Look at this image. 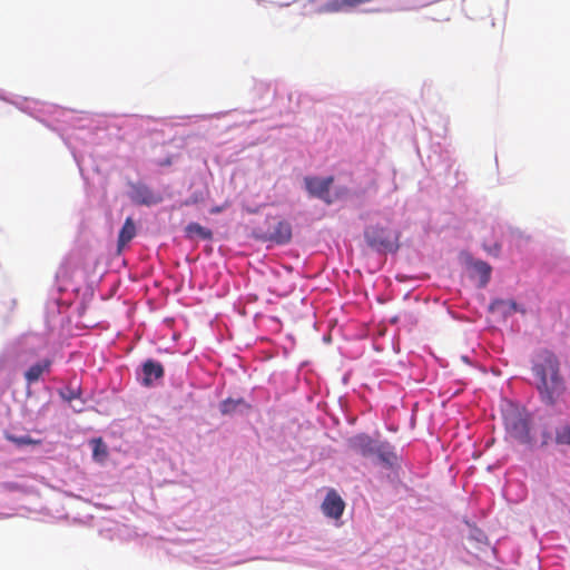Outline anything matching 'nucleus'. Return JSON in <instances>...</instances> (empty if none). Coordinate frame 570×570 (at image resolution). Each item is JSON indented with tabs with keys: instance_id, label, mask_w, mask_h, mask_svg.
I'll return each instance as SVG.
<instances>
[{
	"instance_id": "f257e3e1",
	"label": "nucleus",
	"mask_w": 570,
	"mask_h": 570,
	"mask_svg": "<svg viewBox=\"0 0 570 570\" xmlns=\"http://www.w3.org/2000/svg\"><path fill=\"white\" fill-rule=\"evenodd\" d=\"M532 371L541 400L548 405H554L566 391L557 356L549 352L544 353L540 362L533 365Z\"/></svg>"
},
{
	"instance_id": "f03ea898",
	"label": "nucleus",
	"mask_w": 570,
	"mask_h": 570,
	"mask_svg": "<svg viewBox=\"0 0 570 570\" xmlns=\"http://www.w3.org/2000/svg\"><path fill=\"white\" fill-rule=\"evenodd\" d=\"M254 235L262 242H269L276 245H286L292 240V224L279 216H267L264 226H258Z\"/></svg>"
},
{
	"instance_id": "7ed1b4c3",
	"label": "nucleus",
	"mask_w": 570,
	"mask_h": 570,
	"mask_svg": "<svg viewBox=\"0 0 570 570\" xmlns=\"http://www.w3.org/2000/svg\"><path fill=\"white\" fill-rule=\"evenodd\" d=\"M367 245L376 250L395 252L399 248V235L381 226H370L364 232Z\"/></svg>"
},
{
	"instance_id": "20e7f679",
	"label": "nucleus",
	"mask_w": 570,
	"mask_h": 570,
	"mask_svg": "<svg viewBox=\"0 0 570 570\" xmlns=\"http://www.w3.org/2000/svg\"><path fill=\"white\" fill-rule=\"evenodd\" d=\"M504 424L510 435L515 440L521 443H528L530 441L528 420L523 417L520 412L512 411L504 415Z\"/></svg>"
},
{
	"instance_id": "39448f33",
	"label": "nucleus",
	"mask_w": 570,
	"mask_h": 570,
	"mask_svg": "<svg viewBox=\"0 0 570 570\" xmlns=\"http://www.w3.org/2000/svg\"><path fill=\"white\" fill-rule=\"evenodd\" d=\"M333 181H334L333 176H328L325 178H320V177H305L304 178V184H305V188H306L307 193L313 197L322 199L327 205L333 203V199L331 198V195H330V189H331Z\"/></svg>"
},
{
	"instance_id": "423d86ee",
	"label": "nucleus",
	"mask_w": 570,
	"mask_h": 570,
	"mask_svg": "<svg viewBox=\"0 0 570 570\" xmlns=\"http://www.w3.org/2000/svg\"><path fill=\"white\" fill-rule=\"evenodd\" d=\"M130 199L138 205L151 206L163 200L160 194L155 193L149 186L141 183L130 184Z\"/></svg>"
},
{
	"instance_id": "0eeeda50",
	"label": "nucleus",
	"mask_w": 570,
	"mask_h": 570,
	"mask_svg": "<svg viewBox=\"0 0 570 570\" xmlns=\"http://www.w3.org/2000/svg\"><path fill=\"white\" fill-rule=\"evenodd\" d=\"M377 444L376 440L364 433L356 434L348 440L350 449L364 458L373 456Z\"/></svg>"
},
{
	"instance_id": "6e6552de",
	"label": "nucleus",
	"mask_w": 570,
	"mask_h": 570,
	"mask_svg": "<svg viewBox=\"0 0 570 570\" xmlns=\"http://www.w3.org/2000/svg\"><path fill=\"white\" fill-rule=\"evenodd\" d=\"M345 503L335 490H330L322 503L323 513L332 519H340L344 512Z\"/></svg>"
},
{
	"instance_id": "1a4fd4ad",
	"label": "nucleus",
	"mask_w": 570,
	"mask_h": 570,
	"mask_svg": "<svg viewBox=\"0 0 570 570\" xmlns=\"http://www.w3.org/2000/svg\"><path fill=\"white\" fill-rule=\"evenodd\" d=\"M525 313L524 309H520L518 304L513 299L495 298L489 305V312L497 314L502 318H508L515 312Z\"/></svg>"
},
{
	"instance_id": "9d476101",
	"label": "nucleus",
	"mask_w": 570,
	"mask_h": 570,
	"mask_svg": "<svg viewBox=\"0 0 570 570\" xmlns=\"http://www.w3.org/2000/svg\"><path fill=\"white\" fill-rule=\"evenodd\" d=\"M142 383L146 386H150L153 384V379L158 380L164 376V367L159 362L154 360H147L142 364Z\"/></svg>"
},
{
	"instance_id": "9b49d317",
	"label": "nucleus",
	"mask_w": 570,
	"mask_h": 570,
	"mask_svg": "<svg viewBox=\"0 0 570 570\" xmlns=\"http://www.w3.org/2000/svg\"><path fill=\"white\" fill-rule=\"evenodd\" d=\"M382 463L392 466L397 461V456L393 448L387 442H379L375 454Z\"/></svg>"
},
{
	"instance_id": "f8f14e48",
	"label": "nucleus",
	"mask_w": 570,
	"mask_h": 570,
	"mask_svg": "<svg viewBox=\"0 0 570 570\" xmlns=\"http://www.w3.org/2000/svg\"><path fill=\"white\" fill-rule=\"evenodd\" d=\"M136 235V225L131 217L126 218L119 235H118V249L121 250Z\"/></svg>"
},
{
	"instance_id": "ddd939ff",
	"label": "nucleus",
	"mask_w": 570,
	"mask_h": 570,
	"mask_svg": "<svg viewBox=\"0 0 570 570\" xmlns=\"http://www.w3.org/2000/svg\"><path fill=\"white\" fill-rule=\"evenodd\" d=\"M243 409L248 410L249 405L244 399H226L219 404V410L223 415L234 414Z\"/></svg>"
},
{
	"instance_id": "4468645a",
	"label": "nucleus",
	"mask_w": 570,
	"mask_h": 570,
	"mask_svg": "<svg viewBox=\"0 0 570 570\" xmlns=\"http://www.w3.org/2000/svg\"><path fill=\"white\" fill-rule=\"evenodd\" d=\"M92 458L95 461L102 463L108 456V448L101 438L92 439Z\"/></svg>"
},
{
	"instance_id": "2eb2a0df",
	"label": "nucleus",
	"mask_w": 570,
	"mask_h": 570,
	"mask_svg": "<svg viewBox=\"0 0 570 570\" xmlns=\"http://www.w3.org/2000/svg\"><path fill=\"white\" fill-rule=\"evenodd\" d=\"M188 237L198 236L202 239H212L213 233L210 229L203 227L198 223H190L186 226Z\"/></svg>"
},
{
	"instance_id": "dca6fc26",
	"label": "nucleus",
	"mask_w": 570,
	"mask_h": 570,
	"mask_svg": "<svg viewBox=\"0 0 570 570\" xmlns=\"http://www.w3.org/2000/svg\"><path fill=\"white\" fill-rule=\"evenodd\" d=\"M474 269L480 275V285L482 287L485 286L489 283V281H490L491 266L488 263H485V262L478 261V262L474 263Z\"/></svg>"
},
{
	"instance_id": "f3484780",
	"label": "nucleus",
	"mask_w": 570,
	"mask_h": 570,
	"mask_svg": "<svg viewBox=\"0 0 570 570\" xmlns=\"http://www.w3.org/2000/svg\"><path fill=\"white\" fill-rule=\"evenodd\" d=\"M554 441L559 445H570V425L564 424L556 429Z\"/></svg>"
},
{
	"instance_id": "a211bd4d",
	"label": "nucleus",
	"mask_w": 570,
	"mask_h": 570,
	"mask_svg": "<svg viewBox=\"0 0 570 570\" xmlns=\"http://www.w3.org/2000/svg\"><path fill=\"white\" fill-rule=\"evenodd\" d=\"M59 393L60 396L70 404L72 403V401L78 400L80 397L79 389L67 387L65 390H61Z\"/></svg>"
},
{
	"instance_id": "6ab92c4d",
	"label": "nucleus",
	"mask_w": 570,
	"mask_h": 570,
	"mask_svg": "<svg viewBox=\"0 0 570 570\" xmlns=\"http://www.w3.org/2000/svg\"><path fill=\"white\" fill-rule=\"evenodd\" d=\"M7 439L11 442L18 444V445H24V444H32L33 440L30 436H14V435H7Z\"/></svg>"
},
{
	"instance_id": "aec40b11",
	"label": "nucleus",
	"mask_w": 570,
	"mask_h": 570,
	"mask_svg": "<svg viewBox=\"0 0 570 570\" xmlns=\"http://www.w3.org/2000/svg\"><path fill=\"white\" fill-rule=\"evenodd\" d=\"M49 366H50L49 361H45L42 364H38V376L40 374H42L43 372L48 371Z\"/></svg>"
},
{
	"instance_id": "412c9836",
	"label": "nucleus",
	"mask_w": 570,
	"mask_h": 570,
	"mask_svg": "<svg viewBox=\"0 0 570 570\" xmlns=\"http://www.w3.org/2000/svg\"><path fill=\"white\" fill-rule=\"evenodd\" d=\"M26 376L28 379L29 382L36 380V366H31L27 373H26Z\"/></svg>"
},
{
	"instance_id": "4be33fe9",
	"label": "nucleus",
	"mask_w": 570,
	"mask_h": 570,
	"mask_svg": "<svg viewBox=\"0 0 570 570\" xmlns=\"http://www.w3.org/2000/svg\"><path fill=\"white\" fill-rule=\"evenodd\" d=\"M160 166H170L171 165V158L167 157L163 161L159 163Z\"/></svg>"
},
{
	"instance_id": "5701e85b",
	"label": "nucleus",
	"mask_w": 570,
	"mask_h": 570,
	"mask_svg": "<svg viewBox=\"0 0 570 570\" xmlns=\"http://www.w3.org/2000/svg\"><path fill=\"white\" fill-rule=\"evenodd\" d=\"M82 404L83 402H80V406L72 405V407L75 409V411L80 412L82 410Z\"/></svg>"
}]
</instances>
